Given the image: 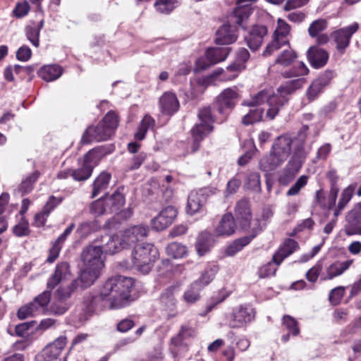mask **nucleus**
<instances>
[{
    "label": "nucleus",
    "instance_id": "nucleus-1",
    "mask_svg": "<svg viewBox=\"0 0 361 361\" xmlns=\"http://www.w3.org/2000/svg\"><path fill=\"white\" fill-rule=\"evenodd\" d=\"M133 283L132 278L121 275L108 279L101 288L99 295L85 298L82 307L84 314L80 316L79 320H87L95 311L104 306L117 310L128 305Z\"/></svg>",
    "mask_w": 361,
    "mask_h": 361
},
{
    "label": "nucleus",
    "instance_id": "nucleus-2",
    "mask_svg": "<svg viewBox=\"0 0 361 361\" xmlns=\"http://www.w3.org/2000/svg\"><path fill=\"white\" fill-rule=\"evenodd\" d=\"M326 178L329 180L331 185V188L326 202L327 207L329 209L334 210V216L336 218L342 213V212L353 198L355 190L357 188V183H352L344 188L341 192L338 204H336L338 192L339 190L337 185L338 176L335 170H331L326 173Z\"/></svg>",
    "mask_w": 361,
    "mask_h": 361
},
{
    "label": "nucleus",
    "instance_id": "nucleus-3",
    "mask_svg": "<svg viewBox=\"0 0 361 361\" xmlns=\"http://www.w3.org/2000/svg\"><path fill=\"white\" fill-rule=\"evenodd\" d=\"M118 123L117 114L114 111L108 112L97 126H91L86 129L81 142L86 145L109 140L114 134Z\"/></svg>",
    "mask_w": 361,
    "mask_h": 361
},
{
    "label": "nucleus",
    "instance_id": "nucleus-4",
    "mask_svg": "<svg viewBox=\"0 0 361 361\" xmlns=\"http://www.w3.org/2000/svg\"><path fill=\"white\" fill-rule=\"evenodd\" d=\"M159 257V250L153 244H138L132 251L133 266L142 274H148Z\"/></svg>",
    "mask_w": 361,
    "mask_h": 361
},
{
    "label": "nucleus",
    "instance_id": "nucleus-5",
    "mask_svg": "<svg viewBox=\"0 0 361 361\" xmlns=\"http://www.w3.org/2000/svg\"><path fill=\"white\" fill-rule=\"evenodd\" d=\"M51 298V290L47 289L36 297L32 302L20 307L18 311V317L25 319L28 317L39 314H48V307Z\"/></svg>",
    "mask_w": 361,
    "mask_h": 361
},
{
    "label": "nucleus",
    "instance_id": "nucleus-6",
    "mask_svg": "<svg viewBox=\"0 0 361 361\" xmlns=\"http://www.w3.org/2000/svg\"><path fill=\"white\" fill-rule=\"evenodd\" d=\"M267 92H257L250 96V99H244L242 105L245 106L254 107L245 114L242 118V123L245 126L252 125L259 122L264 116V109L262 106L267 100Z\"/></svg>",
    "mask_w": 361,
    "mask_h": 361
},
{
    "label": "nucleus",
    "instance_id": "nucleus-7",
    "mask_svg": "<svg viewBox=\"0 0 361 361\" xmlns=\"http://www.w3.org/2000/svg\"><path fill=\"white\" fill-rule=\"evenodd\" d=\"M198 118L201 123L195 126L191 130L193 138L192 150L194 152L199 148L200 142L213 130L212 124L214 122V118L209 107H204L200 109Z\"/></svg>",
    "mask_w": 361,
    "mask_h": 361
},
{
    "label": "nucleus",
    "instance_id": "nucleus-8",
    "mask_svg": "<svg viewBox=\"0 0 361 361\" xmlns=\"http://www.w3.org/2000/svg\"><path fill=\"white\" fill-rule=\"evenodd\" d=\"M67 338L61 336L52 343L48 344L42 351L35 357L36 361H66V355H61L66 345Z\"/></svg>",
    "mask_w": 361,
    "mask_h": 361
},
{
    "label": "nucleus",
    "instance_id": "nucleus-9",
    "mask_svg": "<svg viewBox=\"0 0 361 361\" xmlns=\"http://www.w3.org/2000/svg\"><path fill=\"white\" fill-rule=\"evenodd\" d=\"M343 230L347 236L361 235V201L346 213Z\"/></svg>",
    "mask_w": 361,
    "mask_h": 361
},
{
    "label": "nucleus",
    "instance_id": "nucleus-10",
    "mask_svg": "<svg viewBox=\"0 0 361 361\" xmlns=\"http://www.w3.org/2000/svg\"><path fill=\"white\" fill-rule=\"evenodd\" d=\"M308 130L307 126H303L300 132L298 133V137L294 141V149L291 158L288 164L300 170L302 168L308 152L305 149V143L306 138V131Z\"/></svg>",
    "mask_w": 361,
    "mask_h": 361
},
{
    "label": "nucleus",
    "instance_id": "nucleus-11",
    "mask_svg": "<svg viewBox=\"0 0 361 361\" xmlns=\"http://www.w3.org/2000/svg\"><path fill=\"white\" fill-rule=\"evenodd\" d=\"M359 25L354 23L352 25L338 29L332 33V37L336 44V48L340 54H343L350 45L352 36L357 31Z\"/></svg>",
    "mask_w": 361,
    "mask_h": 361
},
{
    "label": "nucleus",
    "instance_id": "nucleus-12",
    "mask_svg": "<svg viewBox=\"0 0 361 361\" xmlns=\"http://www.w3.org/2000/svg\"><path fill=\"white\" fill-rule=\"evenodd\" d=\"M149 226L143 224L135 225L126 229L122 233L121 245L125 248L134 245L138 241L142 240L148 235Z\"/></svg>",
    "mask_w": 361,
    "mask_h": 361
},
{
    "label": "nucleus",
    "instance_id": "nucleus-13",
    "mask_svg": "<svg viewBox=\"0 0 361 361\" xmlns=\"http://www.w3.org/2000/svg\"><path fill=\"white\" fill-rule=\"evenodd\" d=\"M102 254V250L97 245L90 244L85 247L81 253L83 265L95 269H102L104 267Z\"/></svg>",
    "mask_w": 361,
    "mask_h": 361
},
{
    "label": "nucleus",
    "instance_id": "nucleus-14",
    "mask_svg": "<svg viewBox=\"0 0 361 361\" xmlns=\"http://www.w3.org/2000/svg\"><path fill=\"white\" fill-rule=\"evenodd\" d=\"M234 215L242 229L247 230L250 228L252 215L247 199L243 198L236 202L234 207Z\"/></svg>",
    "mask_w": 361,
    "mask_h": 361
},
{
    "label": "nucleus",
    "instance_id": "nucleus-15",
    "mask_svg": "<svg viewBox=\"0 0 361 361\" xmlns=\"http://www.w3.org/2000/svg\"><path fill=\"white\" fill-rule=\"evenodd\" d=\"M209 190L206 188H202L199 190H192L188 197L186 212L190 215H193L202 210L203 206L207 202Z\"/></svg>",
    "mask_w": 361,
    "mask_h": 361
},
{
    "label": "nucleus",
    "instance_id": "nucleus-16",
    "mask_svg": "<svg viewBox=\"0 0 361 361\" xmlns=\"http://www.w3.org/2000/svg\"><path fill=\"white\" fill-rule=\"evenodd\" d=\"M250 53L245 48H240L236 53L235 61L227 66L226 71L228 75L222 76L223 80H233L240 71L245 68V63L250 59Z\"/></svg>",
    "mask_w": 361,
    "mask_h": 361
},
{
    "label": "nucleus",
    "instance_id": "nucleus-17",
    "mask_svg": "<svg viewBox=\"0 0 361 361\" xmlns=\"http://www.w3.org/2000/svg\"><path fill=\"white\" fill-rule=\"evenodd\" d=\"M71 276L69 264L61 262L56 264L53 274L47 282V288L54 290L58 285L70 279Z\"/></svg>",
    "mask_w": 361,
    "mask_h": 361
},
{
    "label": "nucleus",
    "instance_id": "nucleus-18",
    "mask_svg": "<svg viewBox=\"0 0 361 361\" xmlns=\"http://www.w3.org/2000/svg\"><path fill=\"white\" fill-rule=\"evenodd\" d=\"M291 92H277L271 95L267 94V100L269 109L265 117L269 120L274 119L278 114L280 109L288 101V94Z\"/></svg>",
    "mask_w": 361,
    "mask_h": 361
},
{
    "label": "nucleus",
    "instance_id": "nucleus-19",
    "mask_svg": "<svg viewBox=\"0 0 361 361\" xmlns=\"http://www.w3.org/2000/svg\"><path fill=\"white\" fill-rule=\"evenodd\" d=\"M267 32V26L264 25H253L244 37L247 47L252 51H257L262 46Z\"/></svg>",
    "mask_w": 361,
    "mask_h": 361
},
{
    "label": "nucleus",
    "instance_id": "nucleus-20",
    "mask_svg": "<svg viewBox=\"0 0 361 361\" xmlns=\"http://www.w3.org/2000/svg\"><path fill=\"white\" fill-rule=\"evenodd\" d=\"M177 210L174 207L168 206L151 221L152 227L156 231H162L170 226L177 215Z\"/></svg>",
    "mask_w": 361,
    "mask_h": 361
},
{
    "label": "nucleus",
    "instance_id": "nucleus-21",
    "mask_svg": "<svg viewBox=\"0 0 361 361\" xmlns=\"http://www.w3.org/2000/svg\"><path fill=\"white\" fill-rule=\"evenodd\" d=\"M254 317L255 311L252 307L241 305L233 311L229 326L231 328H240L250 322Z\"/></svg>",
    "mask_w": 361,
    "mask_h": 361
},
{
    "label": "nucleus",
    "instance_id": "nucleus-22",
    "mask_svg": "<svg viewBox=\"0 0 361 361\" xmlns=\"http://www.w3.org/2000/svg\"><path fill=\"white\" fill-rule=\"evenodd\" d=\"M298 249L299 244L296 240L292 238H286L272 256V262L276 266H279L285 259Z\"/></svg>",
    "mask_w": 361,
    "mask_h": 361
},
{
    "label": "nucleus",
    "instance_id": "nucleus-23",
    "mask_svg": "<svg viewBox=\"0 0 361 361\" xmlns=\"http://www.w3.org/2000/svg\"><path fill=\"white\" fill-rule=\"evenodd\" d=\"M92 152L89 151L84 156L83 161L80 166L71 171V176L76 181H84L87 180L92 175L94 167L92 162Z\"/></svg>",
    "mask_w": 361,
    "mask_h": 361
},
{
    "label": "nucleus",
    "instance_id": "nucleus-24",
    "mask_svg": "<svg viewBox=\"0 0 361 361\" xmlns=\"http://www.w3.org/2000/svg\"><path fill=\"white\" fill-rule=\"evenodd\" d=\"M237 38L236 27L225 23L216 31L215 43L218 45L231 44L235 42Z\"/></svg>",
    "mask_w": 361,
    "mask_h": 361
},
{
    "label": "nucleus",
    "instance_id": "nucleus-25",
    "mask_svg": "<svg viewBox=\"0 0 361 361\" xmlns=\"http://www.w3.org/2000/svg\"><path fill=\"white\" fill-rule=\"evenodd\" d=\"M293 143L294 144V141L289 135H282L275 139L271 149L286 161L290 154Z\"/></svg>",
    "mask_w": 361,
    "mask_h": 361
},
{
    "label": "nucleus",
    "instance_id": "nucleus-26",
    "mask_svg": "<svg viewBox=\"0 0 361 361\" xmlns=\"http://www.w3.org/2000/svg\"><path fill=\"white\" fill-rule=\"evenodd\" d=\"M236 228L234 216L231 212L224 214L214 228V233L218 236H230Z\"/></svg>",
    "mask_w": 361,
    "mask_h": 361
},
{
    "label": "nucleus",
    "instance_id": "nucleus-27",
    "mask_svg": "<svg viewBox=\"0 0 361 361\" xmlns=\"http://www.w3.org/2000/svg\"><path fill=\"white\" fill-rule=\"evenodd\" d=\"M307 56L309 63L314 68L324 67L329 59L328 52L317 46H313L309 48L307 52Z\"/></svg>",
    "mask_w": 361,
    "mask_h": 361
},
{
    "label": "nucleus",
    "instance_id": "nucleus-28",
    "mask_svg": "<svg viewBox=\"0 0 361 361\" xmlns=\"http://www.w3.org/2000/svg\"><path fill=\"white\" fill-rule=\"evenodd\" d=\"M101 240L106 241V244L97 245L102 250V253L113 255L125 249L121 245V238L118 235L105 234L101 236Z\"/></svg>",
    "mask_w": 361,
    "mask_h": 361
},
{
    "label": "nucleus",
    "instance_id": "nucleus-29",
    "mask_svg": "<svg viewBox=\"0 0 361 361\" xmlns=\"http://www.w3.org/2000/svg\"><path fill=\"white\" fill-rule=\"evenodd\" d=\"M100 271L101 269H95L84 266L79 277L74 280L78 281L77 287L84 289L92 286L99 276Z\"/></svg>",
    "mask_w": 361,
    "mask_h": 361
},
{
    "label": "nucleus",
    "instance_id": "nucleus-30",
    "mask_svg": "<svg viewBox=\"0 0 361 361\" xmlns=\"http://www.w3.org/2000/svg\"><path fill=\"white\" fill-rule=\"evenodd\" d=\"M75 225L71 223L66 230L61 233L58 238L54 242L51 247L49 250V255L47 257V262L49 263L54 262L59 257L62 245L66 241L67 237L72 233Z\"/></svg>",
    "mask_w": 361,
    "mask_h": 361
},
{
    "label": "nucleus",
    "instance_id": "nucleus-31",
    "mask_svg": "<svg viewBox=\"0 0 361 361\" xmlns=\"http://www.w3.org/2000/svg\"><path fill=\"white\" fill-rule=\"evenodd\" d=\"M75 225L71 223L66 230L61 233L58 238L54 242L51 247L49 250V255L47 257V262L49 263L54 262L59 257L62 245L66 241L67 237L72 233Z\"/></svg>",
    "mask_w": 361,
    "mask_h": 361
},
{
    "label": "nucleus",
    "instance_id": "nucleus-32",
    "mask_svg": "<svg viewBox=\"0 0 361 361\" xmlns=\"http://www.w3.org/2000/svg\"><path fill=\"white\" fill-rule=\"evenodd\" d=\"M63 73V68L59 64H49L42 66L37 72V75L46 82L59 79Z\"/></svg>",
    "mask_w": 361,
    "mask_h": 361
},
{
    "label": "nucleus",
    "instance_id": "nucleus-33",
    "mask_svg": "<svg viewBox=\"0 0 361 361\" xmlns=\"http://www.w3.org/2000/svg\"><path fill=\"white\" fill-rule=\"evenodd\" d=\"M252 13V8L250 4H240L236 2V6L233 12L234 23L243 29L246 28L247 20Z\"/></svg>",
    "mask_w": 361,
    "mask_h": 361
},
{
    "label": "nucleus",
    "instance_id": "nucleus-34",
    "mask_svg": "<svg viewBox=\"0 0 361 361\" xmlns=\"http://www.w3.org/2000/svg\"><path fill=\"white\" fill-rule=\"evenodd\" d=\"M159 104L162 113L167 115L175 113L179 108L177 97L172 92H165L159 99Z\"/></svg>",
    "mask_w": 361,
    "mask_h": 361
},
{
    "label": "nucleus",
    "instance_id": "nucleus-35",
    "mask_svg": "<svg viewBox=\"0 0 361 361\" xmlns=\"http://www.w3.org/2000/svg\"><path fill=\"white\" fill-rule=\"evenodd\" d=\"M285 162L279 156L271 149L269 153L264 155L259 162L260 170L269 173L274 171Z\"/></svg>",
    "mask_w": 361,
    "mask_h": 361
},
{
    "label": "nucleus",
    "instance_id": "nucleus-36",
    "mask_svg": "<svg viewBox=\"0 0 361 361\" xmlns=\"http://www.w3.org/2000/svg\"><path fill=\"white\" fill-rule=\"evenodd\" d=\"M353 263V259H348L343 262L336 261L326 267V274L322 277V280H331L341 275L349 269Z\"/></svg>",
    "mask_w": 361,
    "mask_h": 361
},
{
    "label": "nucleus",
    "instance_id": "nucleus-37",
    "mask_svg": "<svg viewBox=\"0 0 361 361\" xmlns=\"http://www.w3.org/2000/svg\"><path fill=\"white\" fill-rule=\"evenodd\" d=\"M237 97V92H221L215 101L219 113L224 114L226 109H232L235 106Z\"/></svg>",
    "mask_w": 361,
    "mask_h": 361
},
{
    "label": "nucleus",
    "instance_id": "nucleus-38",
    "mask_svg": "<svg viewBox=\"0 0 361 361\" xmlns=\"http://www.w3.org/2000/svg\"><path fill=\"white\" fill-rule=\"evenodd\" d=\"M195 336V330L191 326L183 325L178 334L171 340V344L176 348L185 347V341L188 338H192Z\"/></svg>",
    "mask_w": 361,
    "mask_h": 361
},
{
    "label": "nucleus",
    "instance_id": "nucleus-39",
    "mask_svg": "<svg viewBox=\"0 0 361 361\" xmlns=\"http://www.w3.org/2000/svg\"><path fill=\"white\" fill-rule=\"evenodd\" d=\"M104 197L110 213H118L125 204L124 195L118 190L115 191L110 196L105 195Z\"/></svg>",
    "mask_w": 361,
    "mask_h": 361
},
{
    "label": "nucleus",
    "instance_id": "nucleus-40",
    "mask_svg": "<svg viewBox=\"0 0 361 361\" xmlns=\"http://www.w3.org/2000/svg\"><path fill=\"white\" fill-rule=\"evenodd\" d=\"M231 51L230 47H209L206 50V54L214 66L224 61Z\"/></svg>",
    "mask_w": 361,
    "mask_h": 361
},
{
    "label": "nucleus",
    "instance_id": "nucleus-41",
    "mask_svg": "<svg viewBox=\"0 0 361 361\" xmlns=\"http://www.w3.org/2000/svg\"><path fill=\"white\" fill-rule=\"evenodd\" d=\"M40 176L38 171H35L32 174L23 180L18 188L15 190L14 193L23 197L30 193L33 189V185L37 180Z\"/></svg>",
    "mask_w": 361,
    "mask_h": 361
},
{
    "label": "nucleus",
    "instance_id": "nucleus-42",
    "mask_svg": "<svg viewBox=\"0 0 361 361\" xmlns=\"http://www.w3.org/2000/svg\"><path fill=\"white\" fill-rule=\"evenodd\" d=\"M257 235V232L252 235L238 238L233 241L226 249V254L228 256H233L247 245L251 240Z\"/></svg>",
    "mask_w": 361,
    "mask_h": 361
},
{
    "label": "nucleus",
    "instance_id": "nucleus-43",
    "mask_svg": "<svg viewBox=\"0 0 361 361\" xmlns=\"http://www.w3.org/2000/svg\"><path fill=\"white\" fill-rule=\"evenodd\" d=\"M224 75H228L227 72L222 68H217L209 75L198 77L196 79L197 85L200 87L207 88L213 85L214 81L219 78L220 80H224L221 78Z\"/></svg>",
    "mask_w": 361,
    "mask_h": 361
},
{
    "label": "nucleus",
    "instance_id": "nucleus-44",
    "mask_svg": "<svg viewBox=\"0 0 361 361\" xmlns=\"http://www.w3.org/2000/svg\"><path fill=\"white\" fill-rule=\"evenodd\" d=\"M111 173L103 171L94 180L92 184V197L97 196L101 192L106 189L111 180Z\"/></svg>",
    "mask_w": 361,
    "mask_h": 361
},
{
    "label": "nucleus",
    "instance_id": "nucleus-45",
    "mask_svg": "<svg viewBox=\"0 0 361 361\" xmlns=\"http://www.w3.org/2000/svg\"><path fill=\"white\" fill-rule=\"evenodd\" d=\"M212 246V236L209 232H202L197 237L195 243L197 252L200 256H203L209 251Z\"/></svg>",
    "mask_w": 361,
    "mask_h": 361
},
{
    "label": "nucleus",
    "instance_id": "nucleus-46",
    "mask_svg": "<svg viewBox=\"0 0 361 361\" xmlns=\"http://www.w3.org/2000/svg\"><path fill=\"white\" fill-rule=\"evenodd\" d=\"M299 171L300 169L287 164L279 176L278 181L279 184L282 185H288L294 180Z\"/></svg>",
    "mask_w": 361,
    "mask_h": 361
},
{
    "label": "nucleus",
    "instance_id": "nucleus-47",
    "mask_svg": "<svg viewBox=\"0 0 361 361\" xmlns=\"http://www.w3.org/2000/svg\"><path fill=\"white\" fill-rule=\"evenodd\" d=\"M178 6V0H155L154 7L157 12L164 14H171Z\"/></svg>",
    "mask_w": 361,
    "mask_h": 361
},
{
    "label": "nucleus",
    "instance_id": "nucleus-48",
    "mask_svg": "<svg viewBox=\"0 0 361 361\" xmlns=\"http://www.w3.org/2000/svg\"><path fill=\"white\" fill-rule=\"evenodd\" d=\"M333 78L332 71H326L312 82L307 90H322L329 85Z\"/></svg>",
    "mask_w": 361,
    "mask_h": 361
},
{
    "label": "nucleus",
    "instance_id": "nucleus-49",
    "mask_svg": "<svg viewBox=\"0 0 361 361\" xmlns=\"http://www.w3.org/2000/svg\"><path fill=\"white\" fill-rule=\"evenodd\" d=\"M166 251L168 256L173 259H181L188 255L186 246L176 242L169 244L166 247Z\"/></svg>",
    "mask_w": 361,
    "mask_h": 361
},
{
    "label": "nucleus",
    "instance_id": "nucleus-50",
    "mask_svg": "<svg viewBox=\"0 0 361 361\" xmlns=\"http://www.w3.org/2000/svg\"><path fill=\"white\" fill-rule=\"evenodd\" d=\"M155 126L154 119L149 115H145L141 121L137 132L135 134V139L142 140L148 130L152 129Z\"/></svg>",
    "mask_w": 361,
    "mask_h": 361
},
{
    "label": "nucleus",
    "instance_id": "nucleus-51",
    "mask_svg": "<svg viewBox=\"0 0 361 361\" xmlns=\"http://www.w3.org/2000/svg\"><path fill=\"white\" fill-rule=\"evenodd\" d=\"M198 283V281H194L184 293L183 299L187 303H195L200 298V293L203 288L199 286Z\"/></svg>",
    "mask_w": 361,
    "mask_h": 361
},
{
    "label": "nucleus",
    "instance_id": "nucleus-52",
    "mask_svg": "<svg viewBox=\"0 0 361 361\" xmlns=\"http://www.w3.org/2000/svg\"><path fill=\"white\" fill-rule=\"evenodd\" d=\"M78 281H72V282L66 286H60L56 291V297L60 300L66 301L71 298L73 293L77 290Z\"/></svg>",
    "mask_w": 361,
    "mask_h": 361
},
{
    "label": "nucleus",
    "instance_id": "nucleus-53",
    "mask_svg": "<svg viewBox=\"0 0 361 361\" xmlns=\"http://www.w3.org/2000/svg\"><path fill=\"white\" fill-rule=\"evenodd\" d=\"M290 25L283 20L279 19L278 25L273 36L281 39V43H288L287 38L290 33Z\"/></svg>",
    "mask_w": 361,
    "mask_h": 361
},
{
    "label": "nucleus",
    "instance_id": "nucleus-54",
    "mask_svg": "<svg viewBox=\"0 0 361 361\" xmlns=\"http://www.w3.org/2000/svg\"><path fill=\"white\" fill-rule=\"evenodd\" d=\"M218 270L219 268L216 265L209 267L201 274L200 277L195 281H198L199 286L204 288L214 279Z\"/></svg>",
    "mask_w": 361,
    "mask_h": 361
},
{
    "label": "nucleus",
    "instance_id": "nucleus-55",
    "mask_svg": "<svg viewBox=\"0 0 361 361\" xmlns=\"http://www.w3.org/2000/svg\"><path fill=\"white\" fill-rule=\"evenodd\" d=\"M178 287L175 286H171L166 288L161 293L160 299L162 303L169 308H172L176 305V299L174 293L177 290Z\"/></svg>",
    "mask_w": 361,
    "mask_h": 361
},
{
    "label": "nucleus",
    "instance_id": "nucleus-56",
    "mask_svg": "<svg viewBox=\"0 0 361 361\" xmlns=\"http://www.w3.org/2000/svg\"><path fill=\"white\" fill-rule=\"evenodd\" d=\"M90 211L95 216H99L109 212L105 197H102L92 202L90 206Z\"/></svg>",
    "mask_w": 361,
    "mask_h": 361
},
{
    "label": "nucleus",
    "instance_id": "nucleus-57",
    "mask_svg": "<svg viewBox=\"0 0 361 361\" xmlns=\"http://www.w3.org/2000/svg\"><path fill=\"white\" fill-rule=\"evenodd\" d=\"M69 308L68 303L64 300H60L56 298L48 307V314L62 315Z\"/></svg>",
    "mask_w": 361,
    "mask_h": 361
},
{
    "label": "nucleus",
    "instance_id": "nucleus-58",
    "mask_svg": "<svg viewBox=\"0 0 361 361\" xmlns=\"http://www.w3.org/2000/svg\"><path fill=\"white\" fill-rule=\"evenodd\" d=\"M282 324L292 336H296L299 335L300 328L298 323L293 317L284 315L282 319Z\"/></svg>",
    "mask_w": 361,
    "mask_h": 361
},
{
    "label": "nucleus",
    "instance_id": "nucleus-59",
    "mask_svg": "<svg viewBox=\"0 0 361 361\" xmlns=\"http://www.w3.org/2000/svg\"><path fill=\"white\" fill-rule=\"evenodd\" d=\"M328 23L326 20L320 18L314 20L308 28V33L311 37H316L321 32L325 30Z\"/></svg>",
    "mask_w": 361,
    "mask_h": 361
},
{
    "label": "nucleus",
    "instance_id": "nucleus-60",
    "mask_svg": "<svg viewBox=\"0 0 361 361\" xmlns=\"http://www.w3.org/2000/svg\"><path fill=\"white\" fill-rule=\"evenodd\" d=\"M298 57L296 52L293 49L283 50L276 60V63L284 66H289Z\"/></svg>",
    "mask_w": 361,
    "mask_h": 361
},
{
    "label": "nucleus",
    "instance_id": "nucleus-61",
    "mask_svg": "<svg viewBox=\"0 0 361 361\" xmlns=\"http://www.w3.org/2000/svg\"><path fill=\"white\" fill-rule=\"evenodd\" d=\"M274 215L273 210L270 207H264L262 211L261 219H257L259 221L258 226L252 228V233L258 232L264 227L267 222L271 219Z\"/></svg>",
    "mask_w": 361,
    "mask_h": 361
},
{
    "label": "nucleus",
    "instance_id": "nucleus-62",
    "mask_svg": "<svg viewBox=\"0 0 361 361\" xmlns=\"http://www.w3.org/2000/svg\"><path fill=\"white\" fill-rule=\"evenodd\" d=\"M25 32L27 39L31 44L35 47H39L40 32L38 28H35V25H29L25 27Z\"/></svg>",
    "mask_w": 361,
    "mask_h": 361
},
{
    "label": "nucleus",
    "instance_id": "nucleus-63",
    "mask_svg": "<svg viewBox=\"0 0 361 361\" xmlns=\"http://www.w3.org/2000/svg\"><path fill=\"white\" fill-rule=\"evenodd\" d=\"M37 68L36 64H32L30 66H20L15 65L13 66L14 73L16 75H19L21 78H25V77H28L30 80L33 76V73Z\"/></svg>",
    "mask_w": 361,
    "mask_h": 361
},
{
    "label": "nucleus",
    "instance_id": "nucleus-64",
    "mask_svg": "<svg viewBox=\"0 0 361 361\" xmlns=\"http://www.w3.org/2000/svg\"><path fill=\"white\" fill-rule=\"evenodd\" d=\"M247 188L259 192L261 190L260 176L257 172L250 173L247 176Z\"/></svg>",
    "mask_w": 361,
    "mask_h": 361
}]
</instances>
